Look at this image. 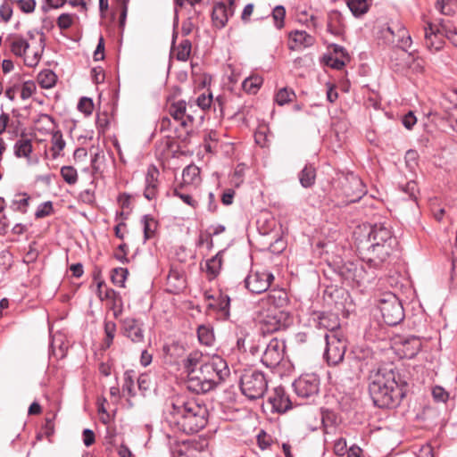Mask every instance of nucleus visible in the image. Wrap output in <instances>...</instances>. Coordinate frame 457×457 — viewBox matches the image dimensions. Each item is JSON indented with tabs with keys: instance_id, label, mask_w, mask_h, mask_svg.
<instances>
[{
	"instance_id": "obj_1",
	"label": "nucleus",
	"mask_w": 457,
	"mask_h": 457,
	"mask_svg": "<svg viewBox=\"0 0 457 457\" xmlns=\"http://www.w3.org/2000/svg\"><path fill=\"white\" fill-rule=\"evenodd\" d=\"M369 380L370 397L378 408H395L406 395L408 383L392 364L371 370Z\"/></svg>"
},
{
	"instance_id": "obj_2",
	"label": "nucleus",
	"mask_w": 457,
	"mask_h": 457,
	"mask_svg": "<svg viewBox=\"0 0 457 457\" xmlns=\"http://www.w3.org/2000/svg\"><path fill=\"white\" fill-rule=\"evenodd\" d=\"M208 417L206 404L198 398L179 395L170 400L169 422L179 431L197 433L207 425Z\"/></svg>"
},
{
	"instance_id": "obj_3",
	"label": "nucleus",
	"mask_w": 457,
	"mask_h": 457,
	"mask_svg": "<svg viewBox=\"0 0 457 457\" xmlns=\"http://www.w3.org/2000/svg\"><path fill=\"white\" fill-rule=\"evenodd\" d=\"M229 374L226 361L220 356H213L209 361L201 364L197 370L189 371L187 388L196 394H205L223 382Z\"/></svg>"
},
{
	"instance_id": "obj_4",
	"label": "nucleus",
	"mask_w": 457,
	"mask_h": 457,
	"mask_svg": "<svg viewBox=\"0 0 457 457\" xmlns=\"http://www.w3.org/2000/svg\"><path fill=\"white\" fill-rule=\"evenodd\" d=\"M254 318L263 334H272L285 330L293 322L289 312L284 310H269L257 306L254 311Z\"/></svg>"
},
{
	"instance_id": "obj_5",
	"label": "nucleus",
	"mask_w": 457,
	"mask_h": 457,
	"mask_svg": "<svg viewBox=\"0 0 457 457\" xmlns=\"http://www.w3.org/2000/svg\"><path fill=\"white\" fill-rule=\"evenodd\" d=\"M240 390L249 400L263 397L268 390V379L265 374L257 370H247L240 377Z\"/></svg>"
},
{
	"instance_id": "obj_6",
	"label": "nucleus",
	"mask_w": 457,
	"mask_h": 457,
	"mask_svg": "<svg viewBox=\"0 0 457 457\" xmlns=\"http://www.w3.org/2000/svg\"><path fill=\"white\" fill-rule=\"evenodd\" d=\"M383 320L389 326L399 324L404 318L403 307L399 298L392 292H384L377 300Z\"/></svg>"
},
{
	"instance_id": "obj_7",
	"label": "nucleus",
	"mask_w": 457,
	"mask_h": 457,
	"mask_svg": "<svg viewBox=\"0 0 457 457\" xmlns=\"http://www.w3.org/2000/svg\"><path fill=\"white\" fill-rule=\"evenodd\" d=\"M338 273L345 281L358 286L370 282L375 278L374 270H370L363 261L361 262H344L339 266Z\"/></svg>"
},
{
	"instance_id": "obj_8",
	"label": "nucleus",
	"mask_w": 457,
	"mask_h": 457,
	"mask_svg": "<svg viewBox=\"0 0 457 457\" xmlns=\"http://www.w3.org/2000/svg\"><path fill=\"white\" fill-rule=\"evenodd\" d=\"M326 350L324 356L329 365H337L344 359L346 351V339L343 330L325 334Z\"/></svg>"
},
{
	"instance_id": "obj_9",
	"label": "nucleus",
	"mask_w": 457,
	"mask_h": 457,
	"mask_svg": "<svg viewBox=\"0 0 457 457\" xmlns=\"http://www.w3.org/2000/svg\"><path fill=\"white\" fill-rule=\"evenodd\" d=\"M397 245L390 243L370 245L362 256V261L370 270H378L386 262L396 251Z\"/></svg>"
},
{
	"instance_id": "obj_10",
	"label": "nucleus",
	"mask_w": 457,
	"mask_h": 457,
	"mask_svg": "<svg viewBox=\"0 0 457 457\" xmlns=\"http://www.w3.org/2000/svg\"><path fill=\"white\" fill-rule=\"evenodd\" d=\"M170 116L186 130L187 136H191L195 116L187 110V104L184 100L173 101L167 105Z\"/></svg>"
},
{
	"instance_id": "obj_11",
	"label": "nucleus",
	"mask_w": 457,
	"mask_h": 457,
	"mask_svg": "<svg viewBox=\"0 0 457 457\" xmlns=\"http://www.w3.org/2000/svg\"><path fill=\"white\" fill-rule=\"evenodd\" d=\"M285 353V341L283 339L274 337L267 345L261 361L266 367L273 369L280 364L284 359Z\"/></svg>"
},
{
	"instance_id": "obj_12",
	"label": "nucleus",
	"mask_w": 457,
	"mask_h": 457,
	"mask_svg": "<svg viewBox=\"0 0 457 457\" xmlns=\"http://www.w3.org/2000/svg\"><path fill=\"white\" fill-rule=\"evenodd\" d=\"M274 276L268 270H251L245 278V287L253 294H262L268 290Z\"/></svg>"
},
{
	"instance_id": "obj_13",
	"label": "nucleus",
	"mask_w": 457,
	"mask_h": 457,
	"mask_svg": "<svg viewBox=\"0 0 457 457\" xmlns=\"http://www.w3.org/2000/svg\"><path fill=\"white\" fill-rule=\"evenodd\" d=\"M295 394L303 399L317 395L320 390V379L313 373L303 374L293 383Z\"/></svg>"
},
{
	"instance_id": "obj_14",
	"label": "nucleus",
	"mask_w": 457,
	"mask_h": 457,
	"mask_svg": "<svg viewBox=\"0 0 457 457\" xmlns=\"http://www.w3.org/2000/svg\"><path fill=\"white\" fill-rule=\"evenodd\" d=\"M341 186L348 203H355L366 194V188L361 179L353 173L344 177Z\"/></svg>"
},
{
	"instance_id": "obj_15",
	"label": "nucleus",
	"mask_w": 457,
	"mask_h": 457,
	"mask_svg": "<svg viewBox=\"0 0 457 457\" xmlns=\"http://www.w3.org/2000/svg\"><path fill=\"white\" fill-rule=\"evenodd\" d=\"M235 8V0H228L227 3L219 2L215 4L212 12L213 25L220 29L224 28L228 19L233 16Z\"/></svg>"
},
{
	"instance_id": "obj_16",
	"label": "nucleus",
	"mask_w": 457,
	"mask_h": 457,
	"mask_svg": "<svg viewBox=\"0 0 457 457\" xmlns=\"http://www.w3.org/2000/svg\"><path fill=\"white\" fill-rule=\"evenodd\" d=\"M288 298L286 291L274 289L270 291L264 297L258 300L257 307L269 310H282L287 304Z\"/></svg>"
},
{
	"instance_id": "obj_17",
	"label": "nucleus",
	"mask_w": 457,
	"mask_h": 457,
	"mask_svg": "<svg viewBox=\"0 0 457 457\" xmlns=\"http://www.w3.org/2000/svg\"><path fill=\"white\" fill-rule=\"evenodd\" d=\"M271 412L285 413L292 408V402L283 387H275L268 397Z\"/></svg>"
},
{
	"instance_id": "obj_18",
	"label": "nucleus",
	"mask_w": 457,
	"mask_h": 457,
	"mask_svg": "<svg viewBox=\"0 0 457 457\" xmlns=\"http://www.w3.org/2000/svg\"><path fill=\"white\" fill-rule=\"evenodd\" d=\"M351 354L353 366L359 373L362 372L368 366L373 363L374 353L370 347L363 345L355 346Z\"/></svg>"
},
{
	"instance_id": "obj_19",
	"label": "nucleus",
	"mask_w": 457,
	"mask_h": 457,
	"mask_svg": "<svg viewBox=\"0 0 457 457\" xmlns=\"http://www.w3.org/2000/svg\"><path fill=\"white\" fill-rule=\"evenodd\" d=\"M159 176L160 172L155 166L148 167L145 177L144 196L149 201L155 199L158 195Z\"/></svg>"
},
{
	"instance_id": "obj_20",
	"label": "nucleus",
	"mask_w": 457,
	"mask_h": 457,
	"mask_svg": "<svg viewBox=\"0 0 457 457\" xmlns=\"http://www.w3.org/2000/svg\"><path fill=\"white\" fill-rule=\"evenodd\" d=\"M314 41V37L309 35L306 30H290L287 46L292 51H299L311 46Z\"/></svg>"
},
{
	"instance_id": "obj_21",
	"label": "nucleus",
	"mask_w": 457,
	"mask_h": 457,
	"mask_svg": "<svg viewBox=\"0 0 457 457\" xmlns=\"http://www.w3.org/2000/svg\"><path fill=\"white\" fill-rule=\"evenodd\" d=\"M142 323L135 318H126L122 320L123 335L134 343H141L144 341V331Z\"/></svg>"
},
{
	"instance_id": "obj_22",
	"label": "nucleus",
	"mask_w": 457,
	"mask_h": 457,
	"mask_svg": "<svg viewBox=\"0 0 457 457\" xmlns=\"http://www.w3.org/2000/svg\"><path fill=\"white\" fill-rule=\"evenodd\" d=\"M425 45L431 51H439L445 44V30H425Z\"/></svg>"
},
{
	"instance_id": "obj_23",
	"label": "nucleus",
	"mask_w": 457,
	"mask_h": 457,
	"mask_svg": "<svg viewBox=\"0 0 457 457\" xmlns=\"http://www.w3.org/2000/svg\"><path fill=\"white\" fill-rule=\"evenodd\" d=\"M422 343L418 337H409L403 339L402 343V352L403 357L407 359L414 358L421 350Z\"/></svg>"
},
{
	"instance_id": "obj_24",
	"label": "nucleus",
	"mask_w": 457,
	"mask_h": 457,
	"mask_svg": "<svg viewBox=\"0 0 457 457\" xmlns=\"http://www.w3.org/2000/svg\"><path fill=\"white\" fill-rule=\"evenodd\" d=\"M369 237L384 238V244L398 245L396 237L392 235L390 228L384 223L374 224L370 228Z\"/></svg>"
},
{
	"instance_id": "obj_25",
	"label": "nucleus",
	"mask_w": 457,
	"mask_h": 457,
	"mask_svg": "<svg viewBox=\"0 0 457 457\" xmlns=\"http://www.w3.org/2000/svg\"><path fill=\"white\" fill-rule=\"evenodd\" d=\"M96 293L101 301L106 299L112 302V307H116L119 303H121L120 295L112 288H108L104 280L99 279L96 285Z\"/></svg>"
},
{
	"instance_id": "obj_26",
	"label": "nucleus",
	"mask_w": 457,
	"mask_h": 457,
	"mask_svg": "<svg viewBox=\"0 0 457 457\" xmlns=\"http://www.w3.org/2000/svg\"><path fill=\"white\" fill-rule=\"evenodd\" d=\"M393 37L392 42L404 51H407L412 44L409 30H386Z\"/></svg>"
},
{
	"instance_id": "obj_27",
	"label": "nucleus",
	"mask_w": 457,
	"mask_h": 457,
	"mask_svg": "<svg viewBox=\"0 0 457 457\" xmlns=\"http://www.w3.org/2000/svg\"><path fill=\"white\" fill-rule=\"evenodd\" d=\"M318 326L325 328L328 331L326 334H331L336 330H342L339 320L334 314L322 313L320 315Z\"/></svg>"
},
{
	"instance_id": "obj_28",
	"label": "nucleus",
	"mask_w": 457,
	"mask_h": 457,
	"mask_svg": "<svg viewBox=\"0 0 457 457\" xmlns=\"http://www.w3.org/2000/svg\"><path fill=\"white\" fill-rule=\"evenodd\" d=\"M223 251H220L215 256L206 262V272L208 278H215L221 270Z\"/></svg>"
},
{
	"instance_id": "obj_29",
	"label": "nucleus",
	"mask_w": 457,
	"mask_h": 457,
	"mask_svg": "<svg viewBox=\"0 0 457 457\" xmlns=\"http://www.w3.org/2000/svg\"><path fill=\"white\" fill-rule=\"evenodd\" d=\"M183 186L186 185H197L201 181L200 169L195 165L187 166L182 172Z\"/></svg>"
},
{
	"instance_id": "obj_30",
	"label": "nucleus",
	"mask_w": 457,
	"mask_h": 457,
	"mask_svg": "<svg viewBox=\"0 0 457 457\" xmlns=\"http://www.w3.org/2000/svg\"><path fill=\"white\" fill-rule=\"evenodd\" d=\"M316 179V170L311 164H306L299 173V181L305 187H311L314 185Z\"/></svg>"
},
{
	"instance_id": "obj_31",
	"label": "nucleus",
	"mask_w": 457,
	"mask_h": 457,
	"mask_svg": "<svg viewBox=\"0 0 457 457\" xmlns=\"http://www.w3.org/2000/svg\"><path fill=\"white\" fill-rule=\"evenodd\" d=\"M229 306H230V298L227 295H223L220 293L218 298L215 303H211L208 304L209 308L216 309L220 311L225 318H228L229 316Z\"/></svg>"
},
{
	"instance_id": "obj_32",
	"label": "nucleus",
	"mask_w": 457,
	"mask_h": 457,
	"mask_svg": "<svg viewBox=\"0 0 457 457\" xmlns=\"http://www.w3.org/2000/svg\"><path fill=\"white\" fill-rule=\"evenodd\" d=\"M186 349L183 345L179 342H172L170 345H165L163 346V353L170 356L173 361H177L179 359L182 358L185 354Z\"/></svg>"
},
{
	"instance_id": "obj_33",
	"label": "nucleus",
	"mask_w": 457,
	"mask_h": 457,
	"mask_svg": "<svg viewBox=\"0 0 457 457\" xmlns=\"http://www.w3.org/2000/svg\"><path fill=\"white\" fill-rule=\"evenodd\" d=\"M32 152V144L30 139L21 138L14 145V154L18 158H29Z\"/></svg>"
},
{
	"instance_id": "obj_34",
	"label": "nucleus",
	"mask_w": 457,
	"mask_h": 457,
	"mask_svg": "<svg viewBox=\"0 0 457 457\" xmlns=\"http://www.w3.org/2000/svg\"><path fill=\"white\" fill-rule=\"evenodd\" d=\"M21 76L14 74L9 80L5 89V96L10 101H14L18 91H21Z\"/></svg>"
},
{
	"instance_id": "obj_35",
	"label": "nucleus",
	"mask_w": 457,
	"mask_h": 457,
	"mask_svg": "<svg viewBox=\"0 0 457 457\" xmlns=\"http://www.w3.org/2000/svg\"><path fill=\"white\" fill-rule=\"evenodd\" d=\"M263 79L259 75H253L246 78L243 83V89L248 94H256L262 85Z\"/></svg>"
},
{
	"instance_id": "obj_36",
	"label": "nucleus",
	"mask_w": 457,
	"mask_h": 457,
	"mask_svg": "<svg viewBox=\"0 0 457 457\" xmlns=\"http://www.w3.org/2000/svg\"><path fill=\"white\" fill-rule=\"evenodd\" d=\"M57 80L56 74L51 70H44L39 72L37 76V81L41 87L51 88L53 87Z\"/></svg>"
},
{
	"instance_id": "obj_37",
	"label": "nucleus",
	"mask_w": 457,
	"mask_h": 457,
	"mask_svg": "<svg viewBox=\"0 0 457 457\" xmlns=\"http://www.w3.org/2000/svg\"><path fill=\"white\" fill-rule=\"evenodd\" d=\"M203 354L198 351L191 352L184 360L183 365L187 372V378H189V371L197 370L196 366L201 362Z\"/></svg>"
},
{
	"instance_id": "obj_38",
	"label": "nucleus",
	"mask_w": 457,
	"mask_h": 457,
	"mask_svg": "<svg viewBox=\"0 0 457 457\" xmlns=\"http://www.w3.org/2000/svg\"><path fill=\"white\" fill-rule=\"evenodd\" d=\"M144 225V237L145 240L152 238L154 236L157 228V221L151 215H144L142 218Z\"/></svg>"
},
{
	"instance_id": "obj_39",
	"label": "nucleus",
	"mask_w": 457,
	"mask_h": 457,
	"mask_svg": "<svg viewBox=\"0 0 457 457\" xmlns=\"http://www.w3.org/2000/svg\"><path fill=\"white\" fill-rule=\"evenodd\" d=\"M184 187L185 186H183V184H179V186L175 187L172 191L173 195L181 199L188 206L196 208L198 204L197 201L195 200L190 194L184 192Z\"/></svg>"
},
{
	"instance_id": "obj_40",
	"label": "nucleus",
	"mask_w": 457,
	"mask_h": 457,
	"mask_svg": "<svg viewBox=\"0 0 457 457\" xmlns=\"http://www.w3.org/2000/svg\"><path fill=\"white\" fill-rule=\"evenodd\" d=\"M197 337L199 342L207 346L212 345L214 341V335L212 329L204 325H201L198 327Z\"/></svg>"
},
{
	"instance_id": "obj_41",
	"label": "nucleus",
	"mask_w": 457,
	"mask_h": 457,
	"mask_svg": "<svg viewBox=\"0 0 457 457\" xmlns=\"http://www.w3.org/2000/svg\"><path fill=\"white\" fill-rule=\"evenodd\" d=\"M347 5L356 17L364 14L369 10L367 0H349Z\"/></svg>"
},
{
	"instance_id": "obj_42",
	"label": "nucleus",
	"mask_w": 457,
	"mask_h": 457,
	"mask_svg": "<svg viewBox=\"0 0 457 457\" xmlns=\"http://www.w3.org/2000/svg\"><path fill=\"white\" fill-rule=\"evenodd\" d=\"M191 42L188 39H182L178 46L176 57L179 61H187L191 54Z\"/></svg>"
},
{
	"instance_id": "obj_43",
	"label": "nucleus",
	"mask_w": 457,
	"mask_h": 457,
	"mask_svg": "<svg viewBox=\"0 0 457 457\" xmlns=\"http://www.w3.org/2000/svg\"><path fill=\"white\" fill-rule=\"evenodd\" d=\"M295 97V94L292 89L287 87L280 88L275 96V101L278 105H284L292 102Z\"/></svg>"
},
{
	"instance_id": "obj_44",
	"label": "nucleus",
	"mask_w": 457,
	"mask_h": 457,
	"mask_svg": "<svg viewBox=\"0 0 457 457\" xmlns=\"http://www.w3.org/2000/svg\"><path fill=\"white\" fill-rule=\"evenodd\" d=\"M29 48V43L21 37H14L11 43V51L16 56H22Z\"/></svg>"
},
{
	"instance_id": "obj_45",
	"label": "nucleus",
	"mask_w": 457,
	"mask_h": 457,
	"mask_svg": "<svg viewBox=\"0 0 457 457\" xmlns=\"http://www.w3.org/2000/svg\"><path fill=\"white\" fill-rule=\"evenodd\" d=\"M219 141V133L215 130H208L204 132V142L206 152H212Z\"/></svg>"
},
{
	"instance_id": "obj_46",
	"label": "nucleus",
	"mask_w": 457,
	"mask_h": 457,
	"mask_svg": "<svg viewBox=\"0 0 457 457\" xmlns=\"http://www.w3.org/2000/svg\"><path fill=\"white\" fill-rule=\"evenodd\" d=\"M61 176L69 185H74L78 181V172L73 166H62L61 168Z\"/></svg>"
},
{
	"instance_id": "obj_47",
	"label": "nucleus",
	"mask_w": 457,
	"mask_h": 457,
	"mask_svg": "<svg viewBox=\"0 0 457 457\" xmlns=\"http://www.w3.org/2000/svg\"><path fill=\"white\" fill-rule=\"evenodd\" d=\"M128 275L129 271L126 268H115L112 271L111 278L113 284L123 287Z\"/></svg>"
},
{
	"instance_id": "obj_48",
	"label": "nucleus",
	"mask_w": 457,
	"mask_h": 457,
	"mask_svg": "<svg viewBox=\"0 0 457 457\" xmlns=\"http://www.w3.org/2000/svg\"><path fill=\"white\" fill-rule=\"evenodd\" d=\"M52 144V151L54 152L53 156L55 158L65 147V141L63 140L62 134L60 130H56L53 133Z\"/></svg>"
},
{
	"instance_id": "obj_49",
	"label": "nucleus",
	"mask_w": 457,
	"mask_h": 457,
	"mask_svg": "<svg viewBox=\"0 0 457 457\" xmlns=\"http://www.w3.org/2000/svg\"><path fill=\"white\" fill-rule=\"evenodd\" d=\"M37 87L34 81L27 80L21 85V97L22 100H27L32 96L36 92Z\"/></svg>"
},
{
	"instance_id": "obj_50",
	"label": "nucleus",
	"mask_w": 457,
	"mask_h": 457,
	"mask_svg": "<svg viewBox=\"0 0 457 457\" xmlns=\"http://www.w3.org/2000/svg\"><path fill=\"white\" fill-rule=\"evenodd\" d=\"M168 283L170 285H172L175 289H180L184 287L185 280L181 274H179V271L170 270L168 277H167Z\"/></svg>"
},
{
	"instance_id": "obj_51",
	"label": "nucleus",
	"mask_w": 457,
	"mask_h": 457,
	"mask_svg": "<svg viewBox=\"0 0 457 457\" xmlns=\"http://www.w3.org/2000/svg\"><path fill=\"white\" fill-rule=\"evenodd\" d=\"M116 332V324L113 321L107 320L104 322V333H105V339L104 344L106 345V347H110V345L112 344L114 336Z\"/></svg>"
},
{
	"instance_id": "obj_52",
	"label": "nucleus",
	"mask_w": 457,
	"mask_h": 457,
	"mask_svg": "<svg viewBox=\"0 0 457 457\" xmlns=\"http://www.w3.org/2000/svg\"><path fill=\"white\" fill-rule=\"evenodd\" d=\"M124 383L122 386L123 392H128V395L129 396H134V378H133V371L132 370H127L124 373Z\"/></svg>"
},
{
	"instance_id": "obj_53",
	"label": "nucleus",
	"mask_w": 457,
	"mask_h": 457,
	"mask_svg": "<svg viewBox=\"0 0 457 457\" xmlns=\"http://www.w3.org/2000/svg\"><path fill=\"white\" fill-rule=\"evenodd\" d=\"M348 60L347 54H343V56L340 55L339 57L328 56L326 63L333 69L341 70Z\"/></svg>"
},
{
	"instance_id": "obj_54",
	"label": "nucleus",
	"mask_w": 457,
	"mask_h": 457,
	"mask_svg": "<svg viewBox=\"0 0 457 457\" xmlns=\"http://www.w3.org/2000/svg\"><path fill=\"white\" fill-rule=\"evenodd\" d=\"M78 110L83 112L86 116L92 113L94 110V103L91 98L82 97L78 104Z\"/></svg>"
},
{
	"instance_id": "obj_55",
	"label": "nucleus",
	"mask_w": 457,
	"mask_h": 457,
	"mask_svg": "<svg viewBox=\"0 0 457 457\" xmlns=\"http://www.w3.org/2000/svg\"><path fill=\"white\" fill-rule=\"evenodd\" d=\"M286 15V10L284 6L278 5L273 9L272 16L276 22V27L278 29H282L284 27V19Z\"/></svg>"
},
{
	"instance_id": "obj_56",
	"label": "nucleus",
	"mask_w": 457,
	"mask_h": 457,
	"mask_svg": "<svg viewBox=\"0 0 457 457\" xmlns=\"http://www.w3.org/2000/svg\"><path fill=\"white\" fill-rule=\"evenodd\" d=\"M12 4H16L18 7L25 13H30L35 10V0H11Z\"/></svg>"
},
{
	"instance_id": "obj_57",
	"label": "nucleus",
	"mask_w": 457,
	"mask_h": 457,
	"mask_svg": "<svg viewBox=\"0 0 457 457\" xmlns=\"http://www.w3.org/2000/svg\"><path fill=\"white\" fill-rule=\"evenodd\" d=\"M52 212H53V204H52V202L47 201V202L41 204L38 206V208L35 213V216H36V218L40 219V218H44V217L50 215Z\"/></svg>"
},
{
	"instance_id": "obj_58",
	"label": "nucleus",
	"mask_w": 457,
	"mask_h": 457,
	"mask_svg": "<svg viewBox=\"0 0 457 457\" xmlns=\"http://www.w3.org/2000/svg\"><path fill=\"white\" fill-rule=\"evenodd\" d=\"M432 395L435 401L445 403L448 400L449 394L440 386H436L432 389Z\"/></svg>"
},
{
	"instance_id": "obj_59",
	"label": "nucleus",
	"mask_w": 457,
	"mask_h": 457,
	"mask_svg": "<svg viewBox=\"0 0 457 457\" xmlns=\"http://www.w3.org/2000/svg\"><path fill=\"white\" fill-rule=\"evenodd\" d=\"M402 190L405 192L411 199L416 200L419 192L418 185L415 181L411 180L402 186Z\"/></svg>"
},
{
	"instance_id": "obj_60",
	"label": "nucleus",
	"mask_w": 457,
	"mask_h": 457,
	"mask_svg": "<svg viewBox=\"0 0 457 457\" xmlns=\"http://www.w3.org/2000/svg\"><path fill=\"white\" fill-rule=\"evenodd\" d=\"M212 102L213 100L212 94H201L195 101V105L201 108L202 110H206L211 106Z\"/></svg>"
},
{
	"instance_id": "obj_61",
	"label": "nucleus",
	"mask_w": 457,
	"mask_h": 457,
	"mask_svg": "<svg viewBox=\"0 0 457 457\" xmlns=\"http://www.w3.org/2000/svg\"><path fill=\"white\" fill-rule=\"evenodd\" d=\"M452 0H436V8L445 15H450L453 12L451 6Z\"/></svg>"
},
{
	"instance_id": "obj_62",
	"label": "nucleus",
	"mask_w": 457,
	"mask_h": 457,
	"mask_svg": "<svg viewBox=\"0 0 457 457\" xmlns=\"http://www.w3.org/2000/svg\"><path fill=\"white\" fill-rule=\"evenodd\" d=\"M128 250H129V247L126 244H120L118 246V248L114 253V257L117 260H119L120 262H121L122 263L128 262H129V259L127 258Z\"/></svg>"
},
{
	"instance_id": "obj_63",
	"label": "nucleus",
	"mask_w": 457,
	"mask_h": 457,
	"mask_svg": "<svg viewBox=\"0 0 457 457\" xmlns=\"http://www.w3.org/2000/svg\"><path fill=\"white\" fill-rule=\"evenodd\" d=\"M151 380L147 374H141L137 378L138 389L146 392L150 388Z\"/></svg>"
},
{
	"instance_id": "obj_64",
	"label": "nucleus",
	"mask_w": 457,
	"mask_h": 457,
	"mask_svg": "<svg viewBox=\"0 0 457 457\" xmlns=\"http://www.w3.org/2000/svg\"><path fill=\"white\" fill-rule=\"evenodd\" d=\"M451 286L453 288H457V258L453 257L452 269H451Z\"/></svg>"
}]
</instances>
